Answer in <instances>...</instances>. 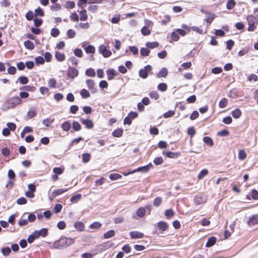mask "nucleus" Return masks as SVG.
Here are the masks:
<instances>
[{
  "label": "nucleus",
  "instance_id": "obj_7",
  "mask_svg": "<svg viewBox=\"0 0 258 258\" xmlns=\"http://www.w3.org/2000/svg\"><path fill=\"white\" fill-rule=\"evenodd\" d=\"M80 121L82 124L85 125L86 127L88 129H91L94 126L93 122L90 119L81 118Z\"/></svg>",
  "mask_w": 258,
  "mask_h": 258
},
{
  "label": "nucleus",
  "instance_id": "obj_19",
  "mask_svg": "<svg viewBox=\"0 0 258 258\" xmlns=\"http://www.w3.org/2000/svg\"><path fill=\"white\" fill-rule=\"evenodd\" d=\"M168 225L164 221H160L158 223V227L162 231H165L167 228Z\"/></svg>",
  "mask_w": 258,
  "mask_h": 258
},
{
  "label": "nucleus",
  "instance_id": "obj_28",
  "mask_svg": "<svg viewBox=\"0 0 258 258\" xmlns=\"http://www.w3.org/2000/svg\"><path fill=\"white\" fill-rule=\"evenodd\" d=\"M142 34L144 36L149 35L151 34V30L147 26H144L141 30Z\"/></svg>",
  "mask_w": 258,
  "mask_h": 258
},
{
  "label": "nucleus",
  "instance_id": "obj_51",
  "mask_svg": "<svg viewBox=\"0 0 258 258\" xmlns=\"http://www.w3.org/2000/svg\"><path fill=\"white\" fill-rule=\"evenodd\" d=\"M246 154L243 150H240L238 153V158L240 160H242L246 158Z\"/></svg>",
  "mask_w": 258,
  "mask_h": 258
},
{
  "label": "nucleus",
  "instance_id": "obj_41",
  "mask_svg": "<svg viewBox=\"0 0 258 258\" xmlns=\"http://www.w3.org/2000/svg\"><path fill=\"white\" fill-rule=\"evenodd\" d=\"M36 111L34 109H30L27 112L26 116L28 119H31L36 115Z\"/></svg>",
  "mask_w": 258,
  "mask_h": 258
},
{
  "label": "nucleus",
  "instance_id": "obj_5",
  "mask_svg": "<svg viewBox=\"0 0 258 258\" xmlns=\"http://www.w3.org/2000/svg\"><path fill=\"white\" fill-rule=\"evenodd\" d=\"M79 71L75 68L70 67L68 71L67 75L69 77L74 79L78 76Z\"/></svg>",
  "mask_w": 258,
  "mask_h": 258
},
{
  "label": "nucleus",
  "instance_id": "obj_3",
  "mask_svg": "<svg viewBox=\"0 0 258 258\" xmlns=\"http://www.w3.org/2000/svg\"><path fill=\"white\" fill-rule=\"evenodd\" d=\"M152 70V67L149 64L141 69L139 72V76L142 79H146L148 76V73Z\"/></svg>",
  "mask_w": 258,
  "mask_h": 258
},
{
  "label": "nucleus",
  "instance_id": "obj_35",
  "mask_svg": "<svg viewBox=\"0 0 258 258\" xmlns=\"http://www.w3.org/2000/svg\"><path fill=\"white\" fill-rule=\"evenodd\" d=\"M80 94L83 98H86L90 96L89 92L85 89H82L80 92Z\"/></svg>",
  "mask_w": 258,
  "mask_h": 258
},
{
  "label": "nucleus",
  "instance_id": "obj_12",
  "mask_svg": "<svg viewBox=\"0 0 258 258\" xmlns=\"http://www.w3.org/2000/svg\"><path fill=\"white\" fill-rule=\"evenodd\" d=\"M108 79L109 80H112L114 76H116V74L115 70L113 69H108L106 71Z\"/></svg>",
  "mask_w": 258,
  "mask_h": 258
},
{
  "label": "nucleus",
  "instance_id": "obj_1",
  "mask_svg": "<svg viewBox=\"0 0 258 258\" xmlns=\"http://www.w3.org/2000/svg\"><path fill=\"white\" fill-rule=\"evenodd\" d=\"M74 242V240L73 238L62 237L55 241L53 247L55 249H62L71 245Z\"/></svg>",
  "mask_w": 258,
  "mask_h": 258
},
{
  "label": "nucleus",
  "instance_id": "obj_24",
  "mask_svg": "<svg viewBox=\"0 0 258 258\" xmlns=\"http://www.w3.org/2000/svg\"><path fill=\"white\" fill-rule=\"evenodd\" d=\"M123 133V130L121 128H117L112 132V136L114 137H120Z\"/></svg>",
  "mask_w": 258,
  "mask_h": 258
},
{
  "label": "nucleus",
  "instance_id": "obj_36",
  "mask_svg": "<svg viewBox=\"0 0 258 258\" xmlns=\"http://www.w3.org/2000/svg\"><path fill=\"white\" fill-rule=\"evenodd\" d=\"M149 95L152 99H154L155 100H157L159 98V95L156 91H153L149 93Z\"/></svg>",
  "mask_w": 258,
  "mask_h": 258
},
{
  "label": "nucleus",
  "instance_id": "obj_25",
  "mask_svg": "<svg viewBox=\"0 0 258 258\" xmlns=\"http://www.w3.org/2000/svg\"><path fill=\"white\" fill-rule=\"evenodd\" d=\"M85 50L87 53H94L95 52V48L93 45H88L87 47L85 48Z\"/></svg>",
  "mask_w": 258,
  "mask_h": 258
},
{
  "label": "nucleus",
  "instance_id": "obj_50",
  "mask_svg": "<svg viewBox=\"0 0 258 258\" xmlns=\"http://www.w3.org/2000/svg\"><path fill=\"white\" fill-rule=\"evenodd\" d=\"M140 53L142 56H147L150 53V50L147 48H142L140 50Z\"/></svg>",
  "mask_w": 258,
  "mask_h": 258
},
{
  "label": "nucleus",
  "instance_id": "obj_48",
  "mask_svg": "<svg viewBox=\"0 0 258 258\" xmlns=\"http://www.w3.org/2000/svg\"><path fill=\"white\" fill-rule=\"evenodd\" d=\"M64 169L61 167H54L53 169V172L57 175H60L63 172Z\"/></svg>",
  "mask_w": 258,
  "mask_h": 258
},
{
  "label": "nucleus",
  "instance_id": "obj_42",
  "mask_svg": "<svg viewBox=\"0 0 258 258\" xmlns=\"http://www.w3.org/2000/svg\"><path fill=\"white\" fill-rule=\"evenodd\" d=\"M235 4L234 0H229L226 4V8L228 10H231L234 7Z\"/></svg>",
  "mask_w": 258,
  "mask_h": 258
},
{
  "label": "nucleus",
  "instance_id": "obj_63",
  "mask_svg": "<svg viewBox=\"0 0 258 258\" xmlns=\"http://www.w3.org/2000/svg\"><path fill=\"white\" fill-rule=\"evenodd\" d=\"M165 215L167 218H170L174 215V212L171 209L167 210L165 211Z\"/></svg>",
  "mask_w": 258,
  "mask_h": 258
},
{
  "label": "nucleus",
  "instance_id": "obj_60",
  "mask_svg": "<svg viewBox=\"0 0 258 258\" xmlns=\"http://www.w3.org/2000/svg\"><path fill=\"white\" fill-rule=\"evenodd\" d=\"M37 237H36V235H35V232H33L32 234H31L30 235H29L28 237V242L30 243H32L33 242V241L35 239H37Z\"/></svg>",
  "mask_w": 258,
  "mask_h": 258
},
{
  "label": "nucleus",
  "instance_id": "obj_4",
  "mask_svg": "<svg viewBox=\"0 0 258 258\" xmlns=\"http://www.w3.org/2000/svg\"><path fill=\"white\" fill-rule=\"evenodd\" d=\"M99 52L100 53L102 54L104 57H108L112 54L111 51L107 49L106 47L104 45H101L99 46Z\"/></svg>",
  "mask_w": 258,
  "mask_h": 258
},
{
  "label": "nucleus",
  "instance_id": "obj_45",
  "mask_svg": "<svg viewBox=\"0 0 258 258\" xmlns=\"http://www.w3.org/2000/svg\"><path fill=\"white\" fill-rule=\"evenodd\" d=\"M121 175L118 173H112L109 175V178L111 180H115L121 178Z\"/></svg>",
  "mask_w": 258,
  "mask_h": 258
},
{
  "label": "nucleus",
  "instance_id": "obj_43",
  "mask_svg": "<svg viewBox=\"0 0 258 258\" xmlns=\"http://www.w3.org/2000/svg\"><path fill=\"white\" fill-rule=\"evenodd\" d=\"M208 171L206 169L201 170L198 176V179L199 180L203 179L204 176L208 174Z\"/></svg>",
  "mask_w": 258,
  "mask_h": 258
},
{
  "label": "nucleus",
  "instance_id": "obj_17",
  "mask_svg": "<svg viewBox=\"0 0 258 258\" xmlns=\"http://www.w3.org/2000/svg\"><path fill=\"white\" fill-rule=\"evenodd\" d=\"M153 167V165L151 163H149L147 165L140 167V172L143 173H146Z\"/></svg>",
  "mask_w": 258,
  "mask_h": 258
},
{
  "label": "nucleus",
  "instance_id": "obj_23",
  "mask_svg": "<svg viewBox=\"0 0 258 258\" xmlns=\"http://www.w3.org/2000/svg\"><path fill=\"white\" fill-rule=\"evenodd\" d=\"M71 125L69 121H64L61 125V128L64 131H68L71 128Z\"/></svg>",
  "mask_w": 258,
  "mask_h": 258
},
{
  "label": "nucleus",
  "instance_id": "obj_59",
  "mask_svg": "<svg viewBox=\"0 0 258 258\" xmlns=\"http://www.w3.org/2000/svg\"><path fill=\"white\" fill-rule=\"evenodd\" d=\"M187 134L190 136V138H192L196 134V131L193 126L190 127L187 130Z\"/></svg>",
  "mask_w": 258,
  "mask_h": 258
},
{
  "label": "nucleus",
  "instance_id": "obj_32",
  "mask_svg": "<svg viewBox=\"0 0 258 258\" xmlns=\"http://www.w3.org/2000/svg\"><path fill=\"white\" fill-rule=\"evenodd\" d=\"M115 235V232L113 230H110L105 233L104 234V238H109L113 236H114Z\"/></svg>",
  "mask_w": 258,
  "mask_h": 258
},
{
  "label": "nucleus",
  "instance_id": "obj_26",
  "mask_svg": "<svg viewBox=\"0 0 258 258\" xmlns=\"http://www.w3.org/2000/svg\"><path fill=\"white\" fill-rule=\"evenodd\" d=\"M54 120V118H47L43 120L42 123L45 126L48 127L53 122Z\"/></svg>",
  "mask_w": 258,
  "mask_h": 258
},
{
  "label": "nucleus",
  "instance_id": "obj_53",
  "mask_svg": "<svg viewBox=\"0 0 258 258\" xmlns=\"http://www.w3.org/2000/svg\"><path fill=\"white\" fill-rule=\"evenodd\" d=\"M175 112L174 110H169L163 114V117L165 118L170 117L175 114Z\"/></svg>",
  "mask_w": 258,
  "mask_h": 258
},
{
  "label": "nucleus",
  "instance_id": "obj_56",
  "mask_svg": "<svg viewBox=\"0 0 258 258\" xmlns=\"http://www.w3.org/2000/svg\"><path fill=\"white\" fill-rule=\"evenodd\" d=\"M163 162V160L161 157H156L153 161L154 163L156 165L161 164Z\"/></svg>",
  "mask_w": 258,
  "mask_h": 258
},
{
  "label": "nucleus",
  "instance_id": "obj_58",
  "mask_svg": "<svg viewBox=\"0 0 258 258\" xmlns=\"http://www.w3.org/2000/svg\"><path fill=\"white\" fill-rule=\"evenodd\" d=\"M171 38L174 41H177L179 39V36L178 32L176 31H174L171 33Z\"/></svg>",
  "mask_w": 258,
  "mask_h": 258
},
{
  "label": "nucleus",
  "instance_id": "obj_40",
  "mask_svg": "<svg viewBox=\"0 0 258 258\" xmlns=\"http://www.w3.org/2000/svg\"><path fill=\"white\" fill-rule=\"evenodd\" d=\"M157 89L162 92H165L167 89V86L165 83H161L158 84Z\"/></svg>",
  "mask_w": 258,
  "mask_h": 258
},
{
  "label": "nucleus",
  "instance_id": "obj_46",
  "mask_svg": "<svg viewBox=\"0 0 258 258\" xmlns=\"http://www.w3.org/2000/svg\"><path fill=\"white\" fill-rule=\"evenodd\" d=\"M73 128L74 131H79L81 129V125L78 122L74 121L73 122Z\"/></svg>",
  "mask_w": 258,
  "mask_h": 258
},
{
  "label": "nucleus",
  "instance_id": "obj_29",
  "mask_svg": "<svg viewBox=\"0 0 258 258\" xmlns=\"http://www.w3.org/2000/svg\"><path fill=\"white\" fill-rule=\"evenodd\" d=\"M146 213V210L145 208L142 207L139 208L137 211V215L140 218H142Z\"/></svg>",
  "mask_w": 258,
  "mask_h": 258
},
{
  "label": "nucleus",
  "instance_id": "obj_6",
  "mask_svg": "<svg viewBox=\"0 0 258 258\" xmlns=\"http://www.w3.org/2000/svg\"><path fill=\"white\" fill-rule=\"evenodd\" d=\"M163 155L166 156L169 158L175 159L178 158L180 154L178 152H172L171 151H163L162 152Z\"/></svg>",
  "mask_w": 258,
  "mask_h": 258
},
{
  "label": "nucleus",
  "instance_id": "obj_10",
  "mask_svg": "<svg viewBox=\"0 0 258 258\" xmlns=\"http://www.w3.org/2000/svg\"><path fill=\"white\" fill-rule=\"evenodd\" d=\"M130 235L132 239H137L143 238L144 234L139 231H132L130 233Z\"/></svg>",
  "mask_w": 258,
  "mask_h": 258
},
{
  "label": "nucleus",
  "instance_id": "obj_38",
  "mask_svg": "<svg viewBox=\"0 0 258 258\" xmlns=\"http://www.w3.org/2000/svg\"><path fill=\"white\" fill-rule=\"evenodd\" d=\"M80 14H81V17L80 19L81 21H86L87 19L88 16L87 15L86 11L85 10H82L81 11H80Z\"/></svg>",
  "mask_w": 258,
  "mask_h": 258
},
{
  "label": "nucleus",
  "instance_id": "obj_15",
  "mask_svg": "<svg viewBox=\"0 0 258 258\" xmlns=\"http://www.w3.org/2000/svg\"><path fill=\"white\" fill-rule=\"evenodd\" d=\"M168 74V70L165 68H163L157 74L158 78H165Z\"/></svg>",
  "mask_w": 258,
  "mask_h": 258
},
{
  "label": "nucleus",
  "instance_id": "obj_54",
  "mask_svg": "<svg viewBox=\"0 0 258 258\" xmlns=\"http://www.w3.org/2000/svg\"><path fill=\"white\" fill-rule=\"evenodd\" d=\"M59 31L57 28H52L51 30V35L53 37H57L59 34Z\"/></svg>",
  "mask_w": 258,
  "mask_h": 258
},
{
  "label": "nucleus",
  "instance_id": "obj_11",
  "mask_svg": "<svg viewBox=\"0 0 258 258\" xmlns=\"http://www.w3.org/2000/svg\"><path fill=\"white\" fill-rule=\"evenodd\" d=\"M194 202L197 205H201L206 202V199L202 196L197 195L194 198Z\"/></svg>",
  "mask_w": 258,
  "mask_h": 258
},
{
  "label": "nucleus",
  "instance_id": "obj_57",
  "mask_svg": "<svg viewBox=\"0 0 258 258\" xmlns=\"http://www.w3.org/2000/svg\"><path fill=\"white\" fill-rule=\"evenodd\" d=\"M76 32L73 29H70L67 31V36L70 38H73L75 37Z\"/></svg>",
  "mask_w": 258,
  "mask_h": 258
},
{
  "label": "nucleus",
  "instance_id": "obj_44",
  "mask_svg": "<svg viewBox=\"0 0 258 258\" xmlns=\"http://www.w3.org/2000/svg\"><path fill=\"white\" fill-rule=\"evenodd\" d=\"M18 81H19L21 84L25 85L28 83L29 80L27 77L21 76L19 77Z\"/></svg>",
  "mask_w": 258,
  "mask_h": 258
},
{
  "label": "nucleus",
  "instance_id": "obj_2",
  "mask_svg": "<svg viewBox=\"0 0 258 258\" xmlns=\"http://www.w3.org/2000/svg\"><path fill=\"white\" fill-rule=\"evenodd\" d=\"M21 103L22 100L18 96L10 98L6 102V104L9 108H14L20 104Z\"/></svg>",
  "mask_w": 258,
  "mask_h": 258
},
{
  "label": "nucleus",
  "instance_id": "obj_52",
  "mask_svg": "<svg viewBox=\"0 0 258 258\" xmlns=\"http://www.w3.org/2000/svg\"><path fill=\"white\" fill-rule=\"evenodd\" d=\"M11 252V250L9 247H5L2 249V252L4 256L8 255Z\"/></svg>",
  "mask_w": 258,
  "mask_h": 258
},
{
  "label": "nucleus",
  "instance_id": "obj_33",
  "mask_svg": "<svg viewBox=\"0 0 258 258\" xmlns=\"http://www.w3.org/2000/svg\"><path fill=\"white\" fill-rule=\"evenodd\" d=\"M85 74L88 77H93L95 76V72L92 68H89L86 71Z\"/></svg>",
  "mask_w": 258,
  "mask_h": 258
},
{
  "label": "nucleus",
  "instance_id": "obj_27",
  "mask_svg": "<svg viewBox=\"0 0 258 258\" xmlns=\"http://www.w3.org/2000/svg\"><path fill=\"white\" fill-rule=\"evenodd\" d=\"M228 99L226 98H223L221 100H220L219 102V106L221 108H223L226 107V106L227 105L228 103Z\"/></svg>",
  "mask_w": 258,
  "mask_h": 258
},
{
  "label": "nucleus",
  "instance_id": "obj_13",
  "mask_svg": "<svg viewBox=\"0 0 258 258\" xmlns=\"http://www.w3.org/2000/svg\"><path fill=\"white\" fill-rule=\"evenodd\" d=\"M216 238L212 236L208 239V241L206 243V246L207 247H210L211 246H212L214 245V244L216 243Z\"/></svg>",
  "mask_w": 258,
  "mask_h": 258
},
{
  "label": "nucleus",
  "instance_id": "obj_9",
  "mask_svg": "<svg viewBox=\"0 0 258 258\" xmlns=\"http://www.w3.org/2000/svg\"><path fill=\"white\" fill-rule=\"evenodd\" d=\"M34 232L37 238L40 236L44 237L48 234V230L46 228H42L40 230L35 231Z\"/></svg>",
  "mask_w": 258,
  "mask_h": 258
},
{
  "label": "nucleus",
  "instance_id": "obj_16",
  "mask_svg": "<svg viewBox=\"0 0 258 258\" xmlns=\"http://www.w3.org/2000/svg\"><path fill=\"white\" fill-rule=\"evenodd\" d=\"M74 227L77 230L80 231H82L84 229V225L80 221L76 222L74 223Z\"/></svg>",
  "mask_w": 258,
  "mask_h": 258
},
{
  "label": "nucleus",
  "instance_id": "obj_47",
  "mask_svg": "<svg viewBox=\"0 0 258 258\" xmlns=\"http://www.w3.org/2000/svg\"><path fill=\"white\" fill-rule=\"evenodd\" d=\"M162 202V199L161 197L156 198L153 202V205L155 207H159Z\"/></svg>",
  "mask_w": 258,
  "mask_h": 258
},
{
  "label": "nucleus",
  "instance_id": "obj_14",
  "mask_svg": "<svg viewBox=\"0 0 258 258\" xmlns=\"http://www.w3.org/2000/svg\"><path fill=\"white\" fill-rule=\"evenodd\" d=\"M68 188H62V189H58L55 190L52 194V195L53 198L56 197V196L61 195L66 191L68 190Z\"/></svg>",
  "mask_w": 258,
  "mask_h": 258
},
{
  "label": "nucleus",
  "instance_id": "obj_62",
  "mask_svg": "<svg viewBox=\"0 0 258 258\" xmlns=\"http://www.w3.org/2000/svg\"><path fill=\"white\" fill-rule=\"evenodd\" d=\"M35 15L36 16L42 17L44 15L43 11L40 8H38L36 9H35Z\"/></svg>",
  "mask_w": 258,
  "mask_h": 258
},
{
  "label": "nucleus",
  "instance_id": "obj_34",
  "mask_svg": "<svg viewBox=\"0 0 258 258\" xmlns=\"http://www.w3.org/2000/svg\"><path fill=\"white\" fill-rule=\"evenodd\" d=\"M56 81L54 78L50 79L48 81V85L51 88H54L56 87Z\"/></svg>",
  "mask_w": 258,
  "mask_h": 258
},
{
  "label": "nucleus",
  "instance_id": "obj_8",
  "mask_svg": "<svg viewBox=\"0 0 258 258\" xmlns=\"http://www.w3.org/2000/svg\"><path fill=\"white\" fill-rule=\"evenodd\" d=\"M86 84L88 88L90 89L92 93L97 92V90L95 87V83L92 80H87L86 81Z\"/></svg>",
  "mask_w": 258,
  "mask_h": 258
},
{
  "label": "nucleus",
  "instance_id": "obj_55",
  "mask_svg": "<svg viewBox=\"0 0 258 258\" xmlns=\"http://www.w3.org/2000/svg\"><path fill=\"white\" fill-rule=\"evenodd\" d=\"M106 178L104 177H101L99 179L95 181V186H98L103 184L106 181Z\"/></svg>",
  "mask_w": 258,
  "mask_h": 258
},
{
  "label": "nucleus",
  "instance_id": "obj_39",
  "mask_svg": "<svg viewBox=\"0 0 258 258\" xmlns=\"http://www.w3.org/2000/svg\"><path fill=\"white\" fill-rule=\"evenodd\" d=\"M146 45L148 48L153 49L159 46V43L157 42H148L146 43Z\"/></svg>",
  "mask_w": 258,
  "mask_h": 258
},
{
  "label": "nucleus",
  "instance_id": "obj_49",
  "mask_svg": "<svg viewBox=\"0 0 258 258\" xmlns=\"http://www.w3.org/2000/svg\"><path fill=\"white\" fill-rule=\"evenodd\" d=\"M90 155L89 153H84L82 155V160L84 163H87L90 159Z\"/></svg>",
  "mask_w": 258,
  "mask_h": 258
},
{
  "label": "nucleus",
  "instance_id": "obj_30",
  "mask_svg": "<svg viewBox=\"0 0 258 258\" xmlns=\"http://www.w3.org/2000/svg\"><path fill=\"white\" fill-rule=\"evenodd\" d=\"M110 247L106 243H103L102 244H100L97 246V250L99 252H101L106 250Z\"/></svg>",
  "mask_w": 258,
  "mask_h": 258
},
{
  "label": "nucleus",
  "instance_id": "obj_18",
  "mask_svg": "<svg viewBox=\"0 0 258 258\" xmlns=\"http://www.w3.org/2000/svg\"><path fill=\"white\" fill-rule=\"evenodd\" d=\"M55 57L56 59L59 61H62L65 59L64 54L58 51H55Z\"/></svg>",
  "mask_w": 258,
  "mask_h": 258
},
{
  "label": "nucleus",
  "instance_id": "obj_31",
  "mask_svg": "<svg viewBox=\"0 0 258 258\" xmlns=\"http://www.w3.org/2000/svg\"><path fill=\"white\" fill-rule=\"evenodd\" d=\"M81 195L80 194H76L74 196H73L70 199V201L72 203H77L79 201L81 198Z\"/></svg>",
  "mask_w": 258,
  "mask_h": 258
},
{
  "label": "nucleus",
  "instance_id": "obj_64",
  "mask_svg": "<svg viewBox=\"0 0 258 258\" xmlns=\"http://www.w3.org/2000/svg\"><path fill=\"white\" fill-rule=\"evenodd\" d=\"M42 20L39 18H35L34 19V25L36 27H39L42 23Z\"/></svg>",
  "mask_w": 258,
  "mask_h": 258
},
{
  "label": "nucleus",
  "instance_id": "obj_20",
  "mask_svg": "<svg viewBox=\"0 0 258 258\" xmlns=\"http://www.w3.org/2000/svg\"><path fill=\"white\" fill-rule=\"evenodd\" d=\"M232 116L235 118H239L241 115V111L238 108L233 110L231 112Z\"/></svg>",
  "mask_w": 258,
  "mask_h": 258
},
{
  "label": "nucleus",
  "instance_id": "obj_22",
  "mask_svg": "<svg viewBox=\"0 0 258 258\" xmlns=\"http://www.w3.org/2000/svg\"><path fill=\"white\" fill-rule=\"evenodd\" d=\"M25 47L29 50H32L34 48V44L30 40L25 41L24 43Z\"/></svg>",
  "mask_w": 258,
  "mask_h": 258
},
{
  "label": "nucleus",
  "instance_id": "obj_37",
  "mask_svg": "<svg viewBox=\"0 0 258 258\" xmlns=\"http://www.w3.org/2000/svg\"><path fill=\"white\" fill-rule=\"evenodd\" d=\"M258 223V220L255 216H252L249 218L247 224L248 225H255Z\"/></svg>",
  "mask_w": 258,
  "mask_h": 258
},
{
  "label": "nucleus",
  "instance_id": "obj_21",
  "mask_svg": "<svg viewBox=\"0 0 258 258\" xmlns=\"http://www.w3.org/2000/svg\"><path fill=\"white\" fill-rule=\"evenodd\" d=\"M204 142L208 146L212 147L214 145L212 139L209 137H204L203 138Z\"/></svg>",
  "mask_w": 258,
  "mask_h": 258
},
{
  "label": "nucleus",
  "instance_id": "obj_61",
  "mask_svg": "<svg viewBox=\"0 0 258 258\" xmlns=\"http://www.w3.org/2000/svg\"><path fill=\"white\" fill-rule=\"evenodd\" d=\"M74 54L79 57H82L83 56V52L80 48H76L74 50Z\"/></svg>",
  "mask_w": 258,
  "mask_h": 258
}]
</instances>
